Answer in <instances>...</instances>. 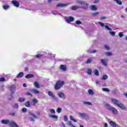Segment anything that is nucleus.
<instances>
[{
  "instance_id": "34",
  "label": "nucleus",
  "mask_w": 127,
  "mask_h": 127,
  "mask_svg": "<svg viewBox=\"0 0 127 127\" xmlns=\"http://www.w3.org/2000/svg\"><path fill=\"white\" fill-rule=\"evenodd\" d=\"M92 61H93V59H92V58H89L85 62V63L86 64H89L91 63Z\"/></svg>"
},
{
  "instance_id": "22",
  "label": "nucleus",
  "mask_w": 127,
  "mask_h": 127,
  "mask_svg": "<svg viewBox=\"0 0 127 127\" xmlns=\"http://www.w3.org/2000/svg\"><path fill=\"white\" fill-rule=\"evenodd\" d=\"M31 91L34 94H40V92L36 89H33Z\"/></svg>"
},
{
  "instance_id": "24",
  "label": "nucleus",
  "mask_w": 127,
  "mask_h": 127,
  "mask_svg": "<svg viewBox=\"0 0 127 127\" xmlns=\"http://www.w3.org/2000/svg\"><path fill=\"white\" fill-rule=\"evenodd\" d=\"M114 1H115L117 4H119V5H122L123 4V2L121 0H113Z\"/></svg>"
},
{
  "instance_id": "64",
  "label": "nucleus",
  "mask_w": 127,
  "mask_h": 127,
  "mask_svg": "<svg viewBox=\"0 0 127 127\" xmlns=\"http://www.w3.org/2000/svg\"><path fill=\"white\" fill-rule=\"evenodd\" d=\"M124 62L125 63H127V59H126L124 60Z\"/></svg>"
},
{
  "instance_id": "51",
  "label": "nucleus",
  "mask_w": 127,
  "mask_h": 127,
  "mask_svg": "<svg viewBox=\"0 0 127 127\" xmlns=\"http://www.w3.org/2000/svg\"><path fill=\"white\" fill-rule=\"evenodd\" d=\"M42 56V55L38 54L36 55V58H40Z\"/></svg>"
},
{
  "instance_id": "19",
  "label": "nucleus",
  "mask_w": 127,
  "mask_h": 127,
  "mask_svg": "<svg viewBox=\"0 0 127 127\" xmlns=\"http://www.w3.org/2000/svg\"><path fill=\"white\" fill-rule=\"evenodd\" d=\"M23 75H24L23 72H20L17 75L16 78H22V77H23Z\"/></svg>"
},
{
  "instance_id": "55",
  "label": "nucleus",
  "mask_w": 127,
  "mask_h": 127,
  "mask_svg": "<svg viewBox=\"0 0 127 127\" xmlns=\"http://www.w3.org/2000/svg\"><path fill=\"white\" fill-rule=\"evenodd\" d=\"M53 14H58V12L54 11L52 12Z\"/></svg>"
},
{
  "instance_id": "48",
  "label": "nucleus",
  "mask_w": 127,
  "mask_h": 127,
  "mask_svg": "<svg viewBox=\"0 0 127 127\" xmlns=\"http://www.w3.org/2000/svg\"><path fill=\"white\" fill-rule=\"evenodd\" d=\"M75 23L76 24L79 25V24H81L82 22H81V21L77 20L75 22Z\"/></svg>"
},
{
  "instance_id": "16",
  "label": "nucleus",
  "mask_w": 127,
  "mask_h": 127,
  "mask_svg": "<svg viewBox=\"0 0 127 127\" xmlns=\"http://www.w3.org/2000/svg\"><path fill=\"white\" fill-rule=\"evenodd\" d=\"M78 115L80 118H81V119H85V118L87 117V115L85 113H78Z\"/></svg>"
},
{
  "instance_id": "42",
  "label": "nucleus",
  "mask_w": 127,
  "mask_h": 127,
  "mask_svg": "<svg viewBox=\"0 0 127 127\" xmlns=\"http://www.w3.org/2000/svg\"><path fill=\"white\" fill-rule=\"evenodd\" d=\"M61 111H62V109L61 108H59L57 109V113H58L59 114H60V113H61Z\"/></svg>"
},
{
  "instance_id": "20",
  "label": "nucleus",
  "mask_w": 127,
  "mask_h": 127,
  "mask_svg": "<svg viewBox=\"0 0 127 127\" xmlns=\"http://www.w3.org/2000/svg\"><path fill=\"white\" fill-rule=\"evenodd\" d=\"M12 108L13 109H15L16 110H17L18 108H19V106H18V104L17 103H15L14 105L12 106Z\"/></svg>"
},
{
  "instance_id": "25",
  "label": "nucleus",
  "mask_w": 127,
  "mask_h": 127,
  "mask_svg": "<svg viewBox=\"0 0 127 127\" xmlns=\"http://www.w3.org/2000/svg\"><path fill=\"white\" fill-rule=\"evenodd\" d=\"M60 68L61 70H63V71H66V65L62 64L60 66Z\"/></svg>"
},
{
  "instance_id": "56",
  "label": "nucleus",
  "mask_w": 127,
  "mask_h": 127,
  "mask_svg": "<svg viewBox=\"0 0 127 127\" xmlns=\"http://www.w3.org/2000/svg\"><path fill=\"white\" fill-rule=\"evenodd\" d=\"M11 116H12V117H14V116H15V113H10Z\"/></svg>"
},
{
  "instance_id": "18",
  "label": "nucleus",
  "mask_w": 127,
  "mask_h": 127,
  "mask_svg": "<svg viewBox=\"0 0 127 127\" xmlns=\"http://www.w3.org/2000/svg\"><path fill=\"white\" fill-rule=\"evenodd\" d=\"M109 125L113 127H117V124L114 121H110Z\"/></svg>"
},
{
  "instance_id": "17",
  "label": "nucleus",
  "mask_w": 127,
  "mask_h": 127,
  "mask_svg": "<svg viewBox=\"0 0 127 127\" xmlns=\"http://www.w3.org/2000/svg\"><path fill=\"white\" fill-rule=\"evenodd\" d=\"M12 3H13L14 6H16L17 7L19 6V3L16 0H12Z\"/></svg>"
},
{
  "instance_id": "37",
  "label": "nucleus",
  "mask_w": 127,
  "mask_h": 127,
  "mask_svg": "<svg viewBox=\"0 0 127 127\" xmlns=\"http://www.w3.org/2000/svg\"><path fill=\"white\" fill-rule=\"evenodd\" d=\"M64 122H67L68 121V116H67V115H64Z\"/></svg>"
},
{
  "instance_id": "38",
  "label": "nucleus",
  "mask_w": 127,
  "mask_h": 127,
  "mask_svg": "<svg viewBox=\"0 0 127 127\" xmlns=\"http://www.w3.org/2000/svg\"><path fill=\"white\" fill-rule=\"evenodd\" d=\"M104 48L106 49V50H110V46L107 45H104Z\"/></svg>"
},
{
  "instance_id": "2",
  "label": "nucleus",
  "mask_w": 127,
  "mask_h": 127,
  "mask_svg": "<svg viewBox=\"0 0 127 127\" xmlns=\"http://www.w3.org/2000/svg\"><path fill=\"white\" fill-rule=\"evenodd\" d=\"M75 2L76 3H78V4H82L83 5H85V6L80 7V8H82L84 10L88 9V5H89V4H88V3H87L86 1L81 0H76L75 1Z\"/></svg>"
},
{
  "instance_id": "63",
  "label": "nucleus",
  "mask_w": 127,
  "mask_h": 127,
  "mask_svg": "<svg viewBox=\"0 0 127 127\" xmlns=\"http://www.w3.org/2000/svg\"><path fill=\"white\" fill-rule=\"evenodd\" d=\"M62 126L63 127H66L65 125V124H64V123H62Z\"/></svg>"
},
{
  "instance_id": "44",
  "label": "nucleus",
  "mask_w": 127,
  "mask_h": 127,
  "mask_svg": "<svg viewBox=\"0 0 127 127\" xmlns=\"http://www.w3.org/2000/svg\"><path fill=\"white\" fill-rule=\"evenodd\" d=\"M98 23H99V24H100V25H101V26H102V27H104H104H105V26L106 25H105V24H104L103 23H102L101 22H99Z\"/></svg>"
},
{
  "instance_id": "23",
  "label": "nucleus",
  "mask_w": 127,
  "mask_h": 127,
  "mask_svg": "<svg viewBox=\"0 0 127 127\" xmlns=\"http://www.w3.org/2000/svg\"><path fill=\"white\" fill-rule=\"evenodd\" d=\"M100 14V12H94L93 13H92V16H93L94 17H96L98 16Z\"/></svg>"
},
{
  "instance_id": "58",
  "label": "nucleus",
  "mask_w": 127,
  "mask_h": 127,
  "mask_svg": "<svg viewBox=\"0 0 127 127\" xmlns=\"http://www.w3.org/2000/svg\"><path fill=\"white\" fill-rule=\"evenodd\" d=\"M103 127H108V124L107 123H104Z\"/></svg>"
},
{
  "instance_id": "21",
  "label": "nucleus",
  "mask_w": 127,
  "mask_h": 127,
  "mask_svg": "<svg viewBox=\"0 0 127 127\" xmlns=\"http://www.w3.org/2000/svg\"><path fill=\"white\" fill-rule=\"evenodd\" d=\"M33 77H34V75L32 74H27L25 76V78L26 79H29L30 78H33Z\"/></svg>"
},
{
  "instance_id": "14",
  "label": "nucleus",
  "mask_w": 127,
  "mask_h": 127,
  "mask_svg": "<svg viewBox=\"0 0 127 127\" xmlns=\"http://www.w3.org/2000/svg\"><path fill=\"white\" fill-rule=\"evenodd\" d=\"M101 62L103 66H107V64H108V60L101 59Z\"/></svg>"
},
{
  "instance_id": "60",
  "label": "nucleus",
  "mask_w": 127,
  "mask_h": 127,
  "mask_svg": "<svg viewBox=\"0 0 127 127\" xmlns=\"http://www.w3.org/2000/svg\"><path fill=\"white\" fill-rule=\"evenodd\" d=\"M99 80H96V81H95V83H96V84H97V85H98V84H99Z\"/></svg>"
},
{
  "instance_id": "10",
  "label": "nucleus",
  "mask_w": 127,
  "mask_h": 127,
  "mask_svg": "<svg viewBox=\"0 0 127 127\" xmlns=\"http://www.w3.org/2000/svg\"><path fill=\"white\" fill-rule=\"evenodd\" d=\"M65 19L67 23H70V22H72V21L74 20L75 19L72 16H68L66 17Z\"/></svg>"
},
{
  "instance_id": "62",
  "label": "nucleus",
  "mask_w": 127,
  "mask_h": 127,
  "mask_svg": "<svg viewBox=\"0 0 127 127\" xmlns=\"http://www.w3.org/2000/svg\"><path fill=\"white\" fill-rule=\"evenodd\" d=\"M121 18H126V15H121Z\"/></svg>"
},
{
  "instance_id": "50",
  "label": "nucleus",
  "mask_w": 127,
  "mask_h": 127,
  "mask_svg": "<svg viewBox=\"0 0 127 127\" xmlns=\"http://www.w3.org/2000/svg\"><path fill=\"white\" fill-rule=\"evenodd\" d=\"M106 18H107V17L102 16V17H101L100 20H105V19H106Z\"/></svg>"
},
{
  "instance_id": "33",
  "label": "nucleus",
  "mask_w": 127,
  "mask_h": 127,
  "mask_svg": "<svg viewBox=\"0 0 127 127\" xmlns=\"http://www.w3.org/2000/svg\"><path fill=\"white\" fill-rule=\"evenodd\" d=\"M93 73L96 76H99L100 75V73H99V71L98 69H95L93 71Z\"/></svg>"
},
{
  "instance_id": "45",
  "label": "nucleus",
  "mask_w": 127,
  "mask_h": 127,
  "mask_svg": "<svg viewBox=\"0 0 127 127\" xmlns=\"http://www.w3.org/2000/svg\"><path fill=\"white\" fill-rule=\"evenodd\" d=\"M32 102L33 103H34V104H36L37 103H38V101H37V99L34 98L32 100Z\"/></svg>"
},
{
  "instance_id": "6",
  "label": "nucleus",
  "mask_w": 127,
  "mask_h": 127,
  "mask_svg": "<svg viewBox=\"0 0 127 127\" xmlns=\"http://www.w3.org/2000/svg\"><path fill=\"white\" fill-rule=\"evenodd\" d=\"M105 28L107 30H109V33L110 35H112V36H115V35H116V32H115L113 31H112V28H110L109 26L106 25L105 26Z\"/></svg>"
},
{
  "instance_id": "52",
  "label": "nucleus",
  "mask_w": 127,
  "mask_h": 127,
  "mask_svg": "<svg viewBox=\"0 0 127 127\" xmlns=\"http://www.w3.org/2000/svg\"><path fill=\"white\" fill-rule=\"evenodd\" d=\"M4 80H5V79L3 77L0 78V82H3L4 81Z\"/></svg>"
},
{
  "instance_id": "9",
  "label": "nucleus",
  "mask_w": 127,
  "mask_h": 127,
  "mask_svg": "<svg viewBox=\"0 0 127 127\" xmlns=\"http://www.w3.org/2000/svg\"><path fill=\"white\" fill-rule=\"evenodd\" d=\"M15 89H16V87L14 85H12L10 86V92H11L12 95H13L14 94Z\"/></svg>"
},
{
  "instance_id": "57",
  "label": "nucleus",
  "mask_w": 127,
  "mask_h": 127,
  "mask_svg": "<svg viewBox=\"0 0 127 127\" xmlns=\"http://www.w3.org/2000/svg\"><path fill=\"white\" fill-rule=\"evenodd\" d=\"M23 87H24V88H26L27 87V85H26L25 83H24L23 84Z\"/></svg>"
},
{
  "instance_id": "28",
  "label": "nucleus",
  "mask_w": 127,
  "mask_h": 127,
  "mask_svg": "<svg viewBox=\"0 0 127 127\" xmlns=\"http://www.w3.org/2000/svg\"><path fill=\"white\" fill-rule=\"evenodd\" d=\"M109 77L107 75H103L102 77L101 78V80L105 81V80H107Z\"/></svg>"
},
{
  "instance_id": "49",
  "label": "nucleus",
  "mask_w": 127,
  "mask_h": 127,
  "mask_svg": "<svg viewBox=\"0 0 127 127\" xmlns=\"http://www.w3.org/2000/svg\"><path fill=\"white\" fill-rule=\"evenodd\" d=\"M119 36H120V37L122 38V37H123V36H124V34H123V33H122V32H120L119 33Z\"/></svg>"
},
{
  "instance_id": "35",
  "label": "nucleus",
  "mask_w": 127,
  "mask_h": 127,
  "mask_svg": "<svg viewBox=\"0 0 127 127\" xmlns=\"http://www.w3.org/2000/svg\"><path fill=\"white\" fill-rule=\"evenodd\" d=\"M69 119H70V121H73L74 122V123H77V120L73 119V116H70L69 117Z\"/></svg>"
},
{
  "instance_id": "47",
  "label": "nucleus",
  "mask_w": 127,
  "mask_h": 127,
  "mask_svg": "<svg viewBox=\"0 0 127 127\" xmlns=\"http://www.w3.org/2000/svg\"><path fill=\"white\" fill-rule=\"evenodd\" d=\"M26 111H27V109H26L25 108H23L22 109V112H23V113H25Z\"/></svg>"
},
{
  "instance_id": "32",
  "label": "nucleus",
  "mask_w": 127,
  "mask_h": 127,
  "mask_svg": "<svg viewBox=\"0 0 127 127\" xmlns=\"http://www.w3.org/2000/svg\"><path fill=\"white\" fill-rule=\"evenodd\" d=\"M88 92L89 95H90V96H93V95H94V91L92 89L88 90Z\"/></svg>"
},
{
  "instance_id": "11",
  "label": "nucleus",
  "mask_w": 127,
  "mask_h": 127,
  "mask_svg": "<svg viewBox=\"0 0 127 127\" xmlns=\"http://www.w3.org/2000/svg\"><path fill=\"white\" fill-rule=\"evenodd\" d=\"M9 126L10 127H18V126H17V124H16V123H15L13 121H10Z\"/></svg>"
},
{
  "instance_id": "29",
  "label": "nucleus",
  "mask_w": 127,
  "mask_h": 127,
  "mask_svg": "<svg viewBox=\"0 0 127 127\" xmlns=\"http://www.w3.org/2000/svg\"><path fill=\"white\" fill-rule=\"evenodd\" d=\"M78 8H80V7L79 6H73L71 7L72 10H76V9H78Z\"/></svg>"
},
{
  "instance_id": "61",
  "label": "nucleus",
  "mask_w": 127,
  "mask_h": 127,
  "mask_svg": "<svg viewBox=\"0 0 127 127\" xmlns=\"http://www.w3.org/2000/svg\"><path fill=\"white\" fill-rule=\"evenodd\" d=\"M25 95H27V96H30V92H27L25 93Z\"/></svg>"
},
{
  "instance_id": "4",
  "label": "nucleus",
  "mask_w": 127,
  "mask_h": 127,
  "mask_svg": "<svg viewBox=\"0 0 127 127\" xmlns=\"http://www.w3.org/2000/svg\"><path fill=\"white\" fill-rule=\"evenodd\" d=\"M64 81L59 80L57 81L55 86V90H59L60 89H61V88H62V87L64 85Z\"/></svg>"
},
{
  "instance_id": "1",
  "label": "nucleus",
  "mask_w": 127,
  "mask_h": 127,
  "mask_svg": "<svg viewBox=\"0 0 127 127\" xmlns=\"http://www.w3.org/2000/svg\"><path fill=\"white\" fill-rule=\"evenodd\" d=\"M111 103L112 104H114L115 106H117L119 108V109H121V110H123V111L126 110V106H125L124 104H123L120 102L118 99L112 98L111 99Z\"/></svg>"
},
{
  "instance_id": "59",
  "label": "nucleus",
  "mask_w": 127,
  "mask_h": 127,
  "mask_svg": "<svg viewBox=\"0 0 127 127\" xmlns=\"http://www.w3.org/2000/svg\"><path fill=\"white\" fill-rule=\"evenodd\" d=\"M53 119H55L56 120H57V119H58V116L55 115L54 116V118Z\"/></svg>"
},
{
  "instance_id": "7",
  "label": "nucleus",
  "mask_w": 127,
  "mask_h": 127,
  "mask_svg": "<svg viewBox=\"0 0 127 127\" xmlns=\"http://www.w3.org/2000/svg\"><path fill=\"white\" fill-rule=\"evenodd\" d=\"M48 94L50 97H51L53 99V101H56V102H58V98H57L55 95L53 94V93L51 91H49L48 92Z\"/></svg>"
},
{
  "instance_id": "54",
  "label": "nucleus",
  "mask_w": 127,
  "mask_h": 127,
  "mask_svg": "<svg viewBox=\"0 0 127 127\" xmlns=\"http://www.w3.org/2000/svg\"><path fill=\"white\" fill-rule=\"evenodd\" d=\"M54 116H55V115H51V114H49V115H48V116H49V118H53V119L54 118Z\"/></svg>"
},
{
  "instance_id": "36",
  "label": "nucleus",
  "mask_w": 127,
  "mask_h": 127,
  "mask_svg": "<svg viewBox=\"0 0 127 127\" xmlns=\"http://www.w3.org/2000/svg\"><path fill=\"white\" fill-rule=\"evenodd\" d=\"M105 55H106V56H112V55H113V53L111 52H107L105 53Z\"/></svg>"
},
{
  "instance_id": "13",
  "label": "nucleus",
  "mask_w": 127,
  "mask_h": 127,
  "mask_svg": "<svg viewBox=\"0 0 127 127\" xmlns=\"http://www.w3.org/2000/svg\"><path fill=\"white\" fill-rule=\"evenodd\" d=\"M10 122V120H2L1 121V123L2 124V125H9Z\"/></svg>"
},
{
  "instance_id": "41",
  "label": "nucleus",
  "mask_w": 127,
  "mask_h": 127,
  "mask_svg": "<svg viewBox=\"0 0 127 127\" xmlns=\"http://www.w3.org/2000/svg\"><path fill=\"white\" fill-rule=\"evenodd\" d=\"M87 73L88 75H91V74H92V70L91 69H88Z\"/></svg>"
},
{
  "instance_id": "43",
  "label": "nucleus",
  "mask_w": 127,
  "mask_h": 127,
  "mask_svg": "<svg viewBox=\"0 0 127 127\" xmlns=\"http://www.w3.org/2000/svg\"><path fill=\"white\" fill-rule=\"evenodd\" d=\"M97 52L96 50H93V51H88V53H96V52Z\"/></svg>"
},
{
  "instance_id": "8",
  "label": "nucleus",
  "mask_w": 127,
  "mask_h": 127,
  "mask_svg": "<svg viewBox=\"0 0 127 127\" xmlns=\"http://www.w3.org/2000/svg\"><path fill=\"white\" fill-rule=\"evenodd\" d=\"M58 96L60 99H62V100H65L66 99V96H65V94L63 92H59L58 94Z\"/></svg>"
},
{
  "instance_id": "39",
  "label": "nucleus",
  "mask_w": 127,
  "mask_h": 127,
  "mask_svg": "<svg viewBox=\"0 0 127 127\" xmlns=\"http://www.w3.org/2000/svg\"><path fill=\"white\" fill-rule=\"evenodd\" d=\"M3 8L4 9H8L9 8V6L8 5H5L3 6Z\"/></svg>"
},
{
  "instance_id": "26",
  "label": "nucleus",
  "mask_w": 127,
  "mask_h": 127,
  "mask_svg": "<svg viewBox=\"0 0 127 127\" xmlns=\"http://www.w3.org/2000/svg\"><path fill=\"white\" fill-rule=\"evenodd\" d=\"M24 105L26 107H27V108H30V107H31V106L30 105V102L29 101L26 102Z\"/></svg>"
},
{
  "instance_id": "46",
  "label": "nucleus",
  "mask_w": 127,
  "mask_h": 127,
  "mask_svg": "<svg viewBox=\"0 0 127 127\" xmlns=\"http://www.w3.org/2000/svg\"><path fill=\"white\" fill-rule=\"evenodd\" d=\"M50 112L51 114H55V110L54 109H51Z\"/></svg>"
},
{
  "instance_id": "5",
  "label": "nucleus",
  "mask_w": 127,
  "mask_h": 127,
  "mask_svg": "<svg viewBox=\"0 0 127 127\" xmlns=\"http://www.w3.org/2000/svg\"><path fill=\"white\" fill-rule=\"evenodd\" d=\"M29 119L30 122H35V120L37 119V116L33 113L29 112Z\"/></svg>"
},
{
  "instance_id": "27",
  "label": "nucleus",
  "mask_w": 127,
  "mask_h": 127,
  "mask_svg": "<svg viewBox=\"0 0 127 127\" xmlns=\"http://www.w3.org/2000/svg\"><path fill=\"white\" fill-rule=\"evenodd\" d=\"M26 100V98L23 97V98H19L18 99V102H20V103H23Z\"/></svg>"
},
{
  "instance_id": "30",
  "label": "nucleus",
  "mask_w": 127,
  "mask_h": 127,
  "mask_svg": "<svg viewBox=\"0 0 127 127\" xmlns=\"http://www.w3.org/2000/svg\"><path fill=\"white\" fill-rule=\"evenodd\" d=\"M34 85L36 88H37L38 89H39L40 88V86L39 85V84L37 82H35L34 83Z\"/></svg>"
},
{
  "instance_id": "15",
  "label": "nucleus",
  "mask_w": 127,
  "mask_h": 127,
  "mask_svg": "<svg viewBox=\"0 0 127 127\" xmlns=\"http://www.w3.org/2000/svg\"><path fill=\"white\" fill-rule=\"evenodd\" d=\"M90 9L93 11H96V10L98 9V8L97 7V6H96L95 5H91L90 6Z\"/></svg>"
},
{
  "instance_id": "3",
  "label": "nucleus",
  "mask_w": 127,
  "mask_h": 127,
  "mask_svg": "<svg viewBox=\"0 0 127 127\" xmlns=\"http://www.w3.org/2000/svg\"><path fill=\"white\" fill-rule=\"evenodd\" d=\"M105 106L106 107V108H107L109 111H111L114 115H118V111L117 109L110 106V104L108 103L105 104Z\"/></svg>"
},
{
  "instance_id": "53",
  "label": "nucleus",
  "mask_w": 127,
  "mask_h": 127,
  "mask_svg": "<svg viewBox=\"0 0 127 127\" xmlns=\"http://www.w3.org/2000/svg\"><path fill=\"white\" fill-rule=\"evenodd\" d=\"M98 2H100V0H95L93 3H97Z\"/></svg>"
},
{
  "instance_id": "31",
  "label": "nucleus",
  "mask_w": 127,
  "mask_h": 127,
  "mask_svg": "<svg viewBox=\"0 0 127 127\" xmlns=\"http://www.w3.org/2000/svg\"><path fill=\"white\" fill-rule=\"evenodd\" d=\"M83 105H88L89 106H92V105L93 104L89 101H84Z\"/></svg>"
},
{
  "instance_id": "12",
  "label": "nucleus",
  "mask_w": 127,
  "mask_h": 127,
  "mask_svg": "<svg viewBox=\"0 0 127 127\" xmlns=\"http://www.w3.org/2000/svg\"><path fill=\"white\" fill-rule=\"evenodd\" d=\"M68 4V3H59L57 5V7H64V6H67Z\"/></svg>"
},
{
  "instance_id": "40",
  "label": "nucleus",
  "mask_w": 127,
  "mask_h": 127,
  "mask_svg": "<svg viewBox=\"0 0 127 127\" xmlns=\"http://www.w3.org/2000/svg\"><path fill=\"white\" fill-rule=\"evenodd\" d=\"M102 91H103V92H110V89H108V88H102Z\"/></svg>"
}]
</instances>
